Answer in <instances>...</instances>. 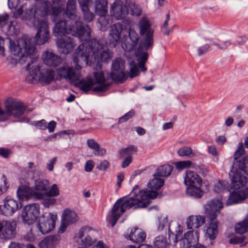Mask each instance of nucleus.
Returning <instances> with one entry per match:
<instances>
[{
	"instance_id": "nucleus-1",
	"label": "nucleus",
	"mask_w": 248,
	"mask_h": 248,
	"mask_svg": "<svg viewBox=\"0 0 248 248\" xmlns=\"http://www.w3.org/2000/svg\"><path fill=\"white\" fill-rule=\"evenodd\" d=\"M42 7L32 5L24 11V6L19 8L16 14L20 16L24 12V16L36 27L37 32L35 36L37 45L45 44L49 38V32L46 16L48 15L57 19L59 16H66L73 21H80L76 14V0H44Z\"/></svg>"
},
{
	"instance_id": "nucleus-2",
	"label": "nucleus",
	"mask_w": 248,
	"mask_h": 248,
	"mask_svg": "<svg viewBox=\"0 0 248 248\" xmlns=\"http://www.w3.org/2000/svg\"><path fill=\"white\" fill-rule=\"evenodd\" d=\"M104 45L95 39H90L84 42L76 49L73 62L76 70L67 65H64L57 69L59 76L64 79H68L71 83H75L80 78L79 71L81 69L78 64L80 59L87 64L94 61L107 62L112 58V53L109 49L100 51Z\"/></svg>"
},
{
	"instance_id": "nucleus-3",
	"label": "nucleus",
	"mask_w": 248,
	"mask_h": 248,
	"mask_svg": "<svg viewBox=\"0 0 248 248\" xmlns=\"http://www.w3.org/2000/svg\"><path fill=\"white\" fill-rule=\"evenodd\" d=\"M164 184V179L160 178H155L148 184L151 190L143 189L138 194L131 198L123 197L118 199L114 204L111 210V227H113L122 215L127 209L145 208L150 203V199L156 197V190L161 187Z\"/></svg>"
},
{
	"instance_id": "nucleus-4",
	"label": "nucleus",
	"mask_w": 248,
	"mask_h": 248,
	"mask_svg": "<svg viewBox=\"0 0 248 248\" xmlns=\"http://www.w3.org/2000/svg\"><path fill=\"white\" fill-rule=\"evenodd\" d=\"M139 32L142 38L140 42L136 54L139 65L143 71L146 70L145 64L148 58L146 51L152 49L154 45V29L151 22L146 17H142L138 22Z\"/></svg>"
},
{
	"instance_id": "nucleus-5",
	"label": "nucleus",
	"mask_w": 248,
	"mask_h": 248,
	"mask_svg": "<svg viewBox=\"0 0 248 248\" xmlns=\"http://www.w3.org/2000/svg\"><path fill=\"white\" fill-rule=\"evenodd\" d=\"M75 25H69L65 20H58L53 28V33L55 36H62L66 34H71L78 37L80 42L88 41L90 38L91 29L88 25L84 26L81 21H74Z\"/></svg>"
},
{
	"instance_id": "nucleus-6",
	"label": "nucleus",
	"mask_w": 248,
	"mask_h": 248,
	"mask_svg": "<svg viewBox=\"0 0 248 248\" xmlns=\"http://www.w3.org/2000/svg\"><path fill=\"white\" fill-rule=\"evenodd\" d=\"M235 166V170H231L229 173L231 180V188H248L245 186L247 183V178L244 174L248 175V156H244L236 161Z\"/></svg>"
},
{
	"instance_id": "nucleus-7",
	"label": "nucleus",
	"mask_w": 248,
	"mask_h": 248,
	"mask_svg": "<svg viewBox=\"0 0 248 248\" xmlns=\"http://www.w3.org/2000/svg\"><path fill=\"white\" fill-rule=\"evenodd\" d=\"M10 49L11 53L18 57L21 62H25L29 57L34 55L36 51L35 46L31 44L30 40L23 36L19 38L16 42L12 43L10 39Z\"/></svg>"
},
{
	"instance_id": "nucleus-8",
	"label": "nucleus",
	"mask_w": 248,
	"mask_h": 248,
	"mask_svg": "<svg viewBox=\"0 0 248 248\" xmlns=\"http://www.w3.org/2000/svg\"><path fill=\"white\" fill-rule=\"evenodd\" d=\"M37 60L36 57H33L31 63H29L26 66L27 70L32 69L28 78L38 81L42 85L50 83L54 79V72L48 68L41 69L39 65L35 63V61Z\"/></svg>"
},
{
	"instance_id": "nucleus-9",
	"label": "nucleus",
	"mask_w": 248,
	"mask_h": 248,
	"mask_svg": "<svg viewBox=\"0 0 248 248\" xmlns=\"http://www.w3.org/2000/svg\"><path fill=\"white\" fill-rule=\"evenodd\" d=\"M94 233H96L95 231L88 226H84L80 229L76 237L80 240L81 245L84 247L78 248H87V247L93 245L97 241V239L94 237ZM92 248H108V247L103 241H99Z\"/></svg>"
},
{
	"instance_id": "nucleus-10",
	"label": "nucleus",
	"mask_w": 248,
	"mask_h": 248,
	"mask_svg": "<svg viewBox=\"0 0 248 248\" xmlns=\"http://www.w3.org/2000/svg\"><path fill=\"white\" fill-rule=\"evenodd\" d=\"M109 77L113 81L123 83L128 78L127 73L125 72V62L121 58H116L112 62L111 72L109 74Z\"/></svg>"
},
{
	"instance_id": "nucleus-11",
	"label": "nucleus",
	"mask_w": 248,
	"mask_h": 248,
	"mask_svg": "<svg viewBox=\"0 0 248 248\" xmlns=\"http://www.w3.org/2000/svg\"><path fill=\"white\" fill-rule=\"evenodd\" d=\"M130 28V20L125 19L122 23H116L110 26L108 40L110 46L115 47L120 43L122 31H125Z\"/></svg>"
},
{
	"instance_id": "nucleus-12",
	"label": "nucleus",
	"mask_w": 248,
	"mask_h": 248,
	"mask_svg": "<svg viewBox=\"0 0 248 248\" xmlns=\"http://www.w3.org/2000/svg\"><path fill=\"white\" fill-rule=\"evenodd\" d=\"M199 233L198 231H190L186 232L180 242L182 248H205L202 245L198 244Z\"/></svg>"
},
{
	"instance_id": "nucleus-13",
	"label": "nucleus",
	"mask_w": 248,
	"mask_h": 248,
	"mask_svg": "<svg viewBox=\"0 0 248 248\" xmlns=\"http://www.w3.org/2000/svg\"><path fill=\"white\" fill-rule=\"evenodd\" d=\"M56 216L52 214L42 216L38 221L37 227L42 234H46L53 230Z\"/></svg>"
},
{
	"instance_id": "nucleus-14",
	"label": "nucleus",
	"mask_w": 248,
	"mask_h": 248,
	"mask_svg": "<svg viewBox=\"0 0 248 248\" xmlns=\"http://www.w3.org/2000/svg\"><path fill=\"white\" fill-rule=\"evenodd\" d=\"M39 205L37 203L26 206L22 214L24 222L28 224L33 223L39 216Z\"/></svg>"
},
{
	"instance_id": "nucleus-15",
	"label": "nucleus",
	"mask_w": 248,
	"mask_h": 248,
	"mask_svg": "<svg viewBox=\"0 0 248 248\" xmlns=\"http://www.w3.org/2000/svg\"><path fill=\"white\" fill-rule=\"evenodd\" d=\"M16 228L14 222L2 220L0 224V239L7 240L14 238L16 234Z\"/></svg>"
},
{
	"instance_id": "nucleus-16",
	"label": "nucleus",
	"mask_w": 248,
	"mask_h": 248,
	"mask_svg": "<svg viewBox=\"0 0 248 248\" xmlns=\"http://www.w3.org/2000/svg\"><path fill=\"white\" fill-rule=\"evenodd\" d=\"M21 207V204H18L17 201L7 197L3 200V204L0 205V214L5 216H11Z\"/></svg>"
},
{
	"instance_id": "nucleus-17",
	"label": "nucleus",
	"mask_w": 248,
	"mask_h": 248,
	"mask_svg": "<svg viewBox=\"0 0 248 248\" xmlns=\"http://www.w3.org/2000/svg\"><path fill=\"white\" fill-rule=\"evenodd\" d=\"M110 13L112 16L117 20H121L125 17L128 11L123 1L116 0L110 5Z\"/></svg>"
},
{
	"instance_id": "nucleus-18",
	"label": "nucleus",
	"mask_w": 248,
	"mask_h": 248,
	"mask_svg": "<svg viewBox=\"0 0 248 248\" xmlns=\"http://www.w3.org/2000/svg\"><path fill=\"white\" fill-rule=\"evenodd\" d=\"M233 190L234 191L230 194L226 203L228 206L241 203L248 198V188Z\"/></svg>"
},
{
	"instance_id": "nucleus-19",
	"label": "nucleus",
	"mask_w": 248,
	"mask_h": 248,
	"mask_svg": "<svg viewBox=\"0 0 248 248\" xmlns=\"http://www.w3.org/2000/svg\"><path fill=\"white\" fill-rule=\"evenodd\" d=\"M76 44L73 38L64 36L58 39L57 46L60 53L67 54L71 52Z\"/></svg>"
},
{
	"instance_id": "nucleus-20",
	"label": "nucleus",
	"mask_w": 248,
	"mask_h": 248,
	"mask_svg": "<svg viewBox=\"0 0 248 248\" xmlns=\"http://www.w3.org/2000/svg\"><path fill=\"white\" fill-rule=\"evenodd\" d=\"M223 207V203L219 200L213 199L209 201L205 207L208 218L216 219Z\"/></svg>"
},
{
	"instance_id": "nucleus-21",
	"label": "nucleus",
	"mask_w": 248,
	"mask_h": 248,
	"mask_svg": "<svg viewBox=\"0 0 248 248\" xmlns=\"http://www.w3.org/2000/svg\"><path fill=\"white\" fill-rule=\"evenodd\" d=\"M124 236L126 239L136 243L144 242L146 237V233L138 227H134L128 229Z\"/></svg>"
},
{
	"instance_id": "nucleus-22",
	"label": "nucleus",
	"mask_w": 248,
	"mask_h": 248,
	"mask_svg": "<svg viewBox=\"0 0 248 248\" xmlns=\"http://www.w3.org/2000/svg\"><path fill=\"white\" fill-rule=\"evenodd\" d=\"M95 83L98 85L93 89V92H103L108 90L110 83L108 82V78H110L104 77V73L102 71L96 72L93 73Z\"/></svg>"
},
{
	"instance_id": "nucleus-23",
	"label": "nucleus",
	"mask_w": 248,
	"mask_h": 248,
	"mask_svg": "<svg viewBox=\"0 0 248 248\" xmlns=\"http://www.w3.org/2000/svg\"><path fill=\"white\" fill-rule=\"evenodd\" d=\"M16 193L18 200L21 201L29 199L31 197H34L37 199L36 195L39 193L38 192H35L31 187L23 185H21L18 187Z\"/></svg>"
},
{
	"instance_id": "nucleus-24",
	"label": "nucleus",
	"mask_w": 248,
	"mask_h": 248,
	"mask_svg": "<svg viewBox=\"0 0 248 248\" xmlns=\"http://www.w3.org/2000/svg\"><path fill=\"white\" fill-rule=\"evenodd\" d=\"M42 59L44 63L48 66L57 67L62 62L60 57L52 52L46 51L42 55Z\"/></svg>"
},
{
	"instance_id": "nucleus-25",
	"label": "nucleus",
	"mask_w": 248,
	"mask_h": 248,
	"mask_svg": "<svg viewBox=\"0 0 248 248\" xmlns=\"http://www.w3.org/2000/svg\"><path fill=\"white\" fill-rule=\"evenodd\" d=\"M79 7L82 12L85 21L87 22H91L94 18L93 13L90 11L89 4L91 0H78Z\"/></svg>"
},
{
	"instance_id": "nucleus-26",
	"label": "nucleus",
	"mask_w": 248,
	"mask_h": 248,
	"mask_svg": "<svg viewBox=\"0 0 248 248\" xmlns=\"http://www.w3.org/2000/svg\"><path fill=\"white\" fill-rule=\"evenodd\" d=\"M184 183L186 185L188 186L193 185L202 186V180L197 172L189 170L186 172Z\"/></svg>"
},
{
	"instance_id": "nucleus-27",
	"label": "nucleus",
	"mask_w": 248,
	"mask_h": 248,
	"mask_svg": "<svg viewBox=\"0 0 248 248\" xmlns=\"http://www.w3.org/2000/svg\"><path fill=\"white\" fill-rule=\"evenodd\" d=\"M77 214L74 211L68 209L65 210L62 214V223L61 228L63 232L69 224L74 223L77 222Z\"/></svg>"
},
{
	"instance_id": "nucleus-28",
	"label": "nucleus",
	"mask_w": 248,
	"mask_h": 248,
	"mask_svg": "<svg viewBox=\"0 0 248 248\" xmlns=\"http://www.w3.org/2000/svg\"><path fill=\"white\" fill-rule=\"evenodd\" d=\"M107 0H94L93 8L95 14L100 17L105 16L108 13Z\"/></svg>"
},
{
	"instance_id": "nucleus-29",
	"label": "nucleus",
	"mask_w": 248,
	"mask_h": 248,
	"mask_svg": "<svg viewBox=\"0 0 248 248\" xmlns=\"http://www.w3.org/2000/svg\"><path fill=\"white\" fill-rule=\"evenodd\" d=\"M209 219L210 221L206 230L205 237L213 240L216 238L218 232V221L216 219Z\"/></svg>"
},
{
	"instance_id": "nucleus-30",
	"label": "nucleus",
	"mask_w": 248,
	"mask_h": 248,
	"mask_svg": "<svg viewBox=\"0 0 248 248\" xmlns=\"http://www.w3.org/2000/svg\"><path fill=\"white\" fill-rule=\"evenodd\" d=\"M58 235H49L46 237L39 243L40 248H54L59 242Z\"/></svg>"
},
{
	"instance_id": "nucleus-31",
	"label": "nucleus",
	"mask_w": 248,
	"mask_h": 248,
	"mask_svg": "<svg viewBox=\"0 0 248 248\" xmlns=\"http://www.w3.org/2000/svg\"><path fill=\"white\" fill-rule=\"evenodd\" d=\"M205 218L201 215L190 216L186 220L188 229L198 228L205 223Z\"/></svg>"
},
{
	"instance_id": "nucleus-32",
	"label": "nucleus",
	"mask_w": 248,
	"mask_h": 248,
	"mask_svg": "<svg viewBox=\"0 0 248 248\" xmlns=\"http://www.w3.org/2000/svg\"><path fill=\"white\" fill-rule=\"evenodd\" d=\"M60 195V190L56 184H53L48 191L39 192L37 194V199H43L46 197H57Z\"/></svg>"
},
{
	"instance_id": "nucleus-33",
	"label": "nucleus",
	"mask_w": 248,
	"mask_h": 248,
	"mask_svg": "<svg viewBox=\"0 0 248 248\" xmlns=\"http://www.w3.org/2000/svg\"><path fill=\"white\" fill-rule=\"evenodd\" d=\"M201 186L196 185L189 186L186 190L187 195L196 198H201L203 194V191L201 189Z\"/></svg>"
},
{
	"instance_id": "nucleus-34",
	"label": "nucleus",
	"mask_w": 248,
	"mask_h": 248,
	"mask_svg": "<svg viewBox=\"0 0 248 248\" xmlns=\"http://www.w3.org/2000/svg\"><path fill=\"white\" fill-rule=\"evenodd\" d=\"M94 84L95 82L93 80L89 78L79 81L78 87L81 91L87 92L91 90L93 91L94 88L93 87Z\"/></svg>"
},
{
	"instance_id": "nucleus-35",
	"label": "nucleus",
	"mask_w": 248,
	"mask_h": 248,
	"mask_svg": "<svg viewBox=\"0 0 248 248\" xmlns=\"http://www.w3.org/2000/svg\"><path fill=\"white\" fill-rule=\"evenodd\" d=\"M172 170L171 166L165 164L158 167L155 171L154 176H157L160 177H166L169 176Z\"/></svg>"
},
{
	"instance_id": "nucleus-36",
	"label": "nucleus",
	"mask_w": 248,
	"mask_h": 248,
	"mask_svg": "<svg viewBox=\"0 0 248 248\" xmlns=\"http://www.w3.org/2000/svg\"><path fill=\"white\" fill-rule=\"evenodd\" d=\"M49 182L47 180L38 179L34 181V190L35 192H45L47 190Z\"/></svg>"
},
{
	"instance_id": "nucleus-37",
	"label": "nucleus",
	"mask_w": 248,
	"mask_h": 248,
	"mask_svg": "<svg viewBox=\"0 0 248 248\" xmlns=\"http://www.w3.org/2000/svg\"><path fill=\"white\" fill-rule=\"evenodd\" d=\"M235 231L237 233L239 234H243L248 232V216L242 222L236 224Z\"/></svg>"
},
{
	"instance_id": "nucleus-38",
	"label": "nucleus",
	"mask_w": 248,
	"mask_h": 248,
	"mask_svg": "<svg viewBox=\"0 0 248 248\" xmlns=\"http://www.w3.org/2000/svg\"><path fill=\"white\" fill-rule=\"evenodd\" d=\"M125 31L128 32L129 37L131 41L130 45L132 48L135 47L138 44L139 40V36L138 33L133 29H131V22L130 21V28L128 29L125 30Z\"/></svg>"
},
{
	"instance_id": "nucleus-39",
	"label": "nucleus",
	"mask_w": 248,
	"mask_h": 248,
	"mask_svg": "<svg viewBox=\"0 0 248 248\" xmlns=\"http://www.w3.org/2000/svg\"><path fill=\"white\" fill-rule=\"evenodd\" d=\"M177 154L180 156H186L189 158L196 155L192 149L188 146H184L179 149L177 151Z\"/></svg>"
},
{
	"instance_id": "nucleus-40",
	"label": "nucleus",
	"mask_w": 248,
	"mask_h": 248,
	"mask_svg": "<svg viewBox=\"0 0 248 248\" xmlns=\"http://www.w3.org/2000/svg\"><path fill=\"white\" fill-rule=\"evenodd\" d=\"M154 245L156 248H166L169 245V243L166 237L159 236L155 238Z\"/></svg>"
},
{
	"instance_id": "nucleus-41",
	"label": "nucleus",
	"mask_w": 248,
	"mask_h": 248,
	"mask_svg": "<svg viewBox=\"0 0 248 248\" xmlns=\"http://www.w3.org/2000/svg\"><path fill=\"white\" fill-rule=\"evenodd\" d=\"M228 188V183L227 182L225 181H219L215 185L214 190L216 193H219L225 189L229 190Z\"/></svg>"
},
{
	"instance_id": "nucleus-42",
	"label": "nucleus",
	"mask_w": 248,
	"mask_h": 248,
	"mask_svg": "<svg viewBox=\"0 0 248 248\" xmlns=\"http://www.w3.org/2000/svg\"><path fill=\"white\" fill-rule=\"evenodd\" d=\"M137 151V148L134 145H130L128 147L123 149L120 151V155L122 157L124 156H131V154Z\"/></svg>"
},
{
	"instance_id": "nucleus-43",
	"label": "nucleus",
	"mask_w": 248,
	"mask_h": 248,
	"mask_svg": "<svg viewBox=\"0 0 248 248\" xmlns=\"http://www.w3.org/2000/svg\"><path fill=\"white\" fill-rule=\"evenodd\" d=\"M128 13L133 16H138L141 14V10L140 7L135 4H131L129 5Z\"/></svg>"
},
{
	"instance_id": "nucleus-44",
	"label": "nucleus",
	"mask_w": 248,
	"mask_h": 248,
	"mask_svg": "<svg viewBox=\"0 0 248 248\" xmlns=\"http://www.w3.org/2000/svg\"><path fill=\"white\" fill-rule=\"evenodd\" d=\"M9 185L7 182V179L5 175H3L0 177V195L5 192L8 188Z\"/></svg>"
},
{
	"instance_id": "nucleus-45",
	"label": "nucleus",
	"mask_w": 248,
	"mask_h": 248,
	"mask_svg": "<svg viewBox=\"0 0 248 248\" xmlns=\"http://www.w3.org/2000/svg\"><path fill=\"white\" fill-rule=\"evenodd\" d=\"M176 169L182 170L184 169L190 168L193 164L190 160L180 161L175 164Z\"/></svg>"
},
{
	"instance_id": "nucleus-46",
	"label": "nucleus",
	"mask_w": 248,
	"mask_h": 248,
	"mask_svg": "<svg viewBox=\"0 0 248 248\" xmlns=\"http://www.w3.org/2000/svg\"><path fill=\"white\" fill-rule=\"evenodd\" d=\"M245 238L246 237L243 236H235L231 238L229 240V242L230 243L232 244H241V246H243L248 243V242H245L244 243Z\"/></svg>"
},
{
	"instance_id": "nucleus-47",
	"label": "nucleus",
	"mask_w": 248,
	"mask_h": 248,
	"mask_svg": "<svg viewBox=\"0 0 248 248\" xmlns=\"http://www.w3.org/2000/svg\"><path fill=\"white\" fill-rule=\"evenodd\" d=\"M136 58H137V61H138L137 57H136ZM138 63H139V62H138L137 65H136V64H134L131 67L129 73L128 72H126L127 73L128 77L129 76L131 78H133L136 77L138 75V74H139V71L138 70V67H139L140 68V69H141V68L139 66ZM141 70L142 72H143L142 70ZM145 71H144V72H145Z\"/></svg>"
},
{
	"instance_id": "nucleus-48",
	"label": "nucleus",
	"mask_w": 248,
	"mask_h": 248,
	"mask_svg": "<svg viewBox=\"0 0 248 248\" xmlns=\"http://www.w3.org/2000/svg\"><path fill=\"white\" fill-rule=\"evenodd\" d=\"M40 200H43L42 204L46 207H49L50 206L55 204L56 203V199L52 198V197H46Z\"/></svg>"
},
{
	"instance_id": "nucleus-49",
	"label": "nucleus",
	"mask_w": 248,
	"mask_h": 248,
	"mask_svg": "<svg viewBox=\"0 0 248 248\" xmlns=\"http://www.w3.org/2000/svg\"><path fill=\"white\" fill-rule=\"evenodd\" d=\"M88 147L92 150L95 151L99 150L100 146L99 144L93 139H89L87 141Z\"/></svg>"
},
{
	"instance_id": "nucleus-50",
	"label": "nucleus",
	"mask_w": 248,
	"mask_h": 248,
	"mask_svg": "<svg viewBox=\"0 0 248 248\" xmlns=\"http://www.w3.org/2000/svg\"><path fill=\"white\" fill-rule=\"evenodd\" d=\"M245 150L242 144L240 143L237 150L234 153V159L236 160L244 154Z\"/></svg>"
},
{
	"instance_id": "nucleus-51",
	"label": "nucleus",
	"mask_w": 248,
	"mask_h": 248,
	"mask_svg": "<svg viewBox=\"0 0 248 248\" xmlns=\"http://www.w3.org/2000/svg\"><path fill=\"white\" fill-rule=\"evenodd\" d=\"M135 112L133 110L129 111L124 116L120 118L119 120V123H122L127 121L130 118L133 117L134 115Z\"/></svg>"
},
{
	"instance_id": "nucleus-52",
	"label": "nucleus",
	"mask_w": 248,
	"mask_h": 248,
	"mask_svg": "<svg viewBox=\"0 0 248 248\" xmlns=\"http://www.w3.org/2000/svg\"><path fill=\"white\" fill-rule=\"evenodd\" d=\"M109 167V163L106 160H104L98 164L96 168L101 171H105Z\"/></svg>"
},
{
	"instance_id": "nucleus-53",
	"label": "nucleus",
	"mask_w": 248,
	"mask_h": 248,
	"mask_svg": "<svg viewBox=\"0 0 248 248\" xmlns=\"http://www.w3.org/2000/svg\"><path fill=\"white\" fill-rule=\"evenodd\" d=\"M166 19L165 21L164 22L163 26V28H162V31L164 34L168 35L170 34V31L167 30L166 29V28L168 26V21L170 19V16L169 14H167L166 15Z\"/></svg>"
},
{
	"instance_id": "nucleus-54",
	"label": "nucleus",
	"mask_w": 248,
	"mask_h": 248,
	"mask_svg": "<svg viewBox=\"0 0 248 248\" xmlns=\"http://www.w3.org/2000/svg\"><path fill=\"white\" fill-rule=\"evenodd\" d=\"M210 49V46L208 44L205 45L198 48L199 56H201L207 53Z\"/></svg>"
},
{
	"instance_id": "nucleus-55",
	"label": "nucleus",
	"mask_w": 248,
	"mask_h": 248,
	"mask_svg": "<svg viewBox=\"0 0 248 248\" xmlns=\"http://www.w3.org/2000/svg\"><path fill=\"white\" fill-rule=\"evenodd\" d=\"M208 152L209 154H211L213 156L216 157V161H218V153L216 147L214 146H210L208 147Z\"/></svg>"
},
{
	"instance_id": "nucleus-56",
	"label": "nucleus",
	"mask_w": 248,
	"mask_h": 248,
	"mask_svg": "<svg viewBox=\"0 0 248 248\" xmlns=\"http://www.w3.org/2000/svg\"><path fill=\"white\" fill-rule=\"evenodd\" d=\"M35 125L40 129L45 130L47 128V123L45 120L35 122Z\"/></svg>"
},
{
	"instance_id": "nucleus-57",
	"label": "nucleus",
	"mask_w": 248,
	"mask_h": 248,
	"mask_svg": "<svg viewBox=\"0 0 248 248\" xmlns=\"http://www.w3.org/2000/svg\"><path fill=\"white\" fill-rule=\"evenodd\" d=\"M94 167V163L93 160H90L86 162L85 165V170L87 172L91 171Z\"/></svg>"
},
{
	"instance_id": "nucleus-58",
	"label": "nucleus",
	"mask_w": 248,
	"mask_h": 248,
	"mask_svg": "<svg viewBox=\"0 0 248 248\" xmlns=\"http://www.w3.org/2000/svg\"><path fill=\"white\" fill-rule=\"evenodd\" d=\"M57 160V157H54L52 158L48 163H47L46 165V167L47 169H48L49 171H52L54 169V165L55 164Z\"/></svg>"
},
{
	"instance_id": "nucleus-59",
	"label": "nucleus",
	"mask_w": 248,
	"mask_h": 248,
	"mask_svg": "<svg viewBox=\"0 0 248 248\" xmlns=\"http://www.w3.org/2000/svg\"><path fill=\"white\" fill-rule=\"evenodd\" d=\"M132 156H126L123 160L122 164V167L125 168L127 167L132 162Z\"/></svg>"
},
{
	"instance_id": "nucleus-60",
	"label": "nucleus",
	"mask_w": 248,
	"mask_h": 248,
	"mask_svg": "<svg viewBox=\"0 0 248 248\" xmlns=\"http://www.w3.org/2000/svg\"><path fill=\"white\" fill-rule=\"evenodd\" d=\"M19 0H8V6L10 9L16 8L18 5Z\"/></svg>"
},
{
	"instance_id": "nucleus-61",
	"label": "nucleus",
	"mask_w": 248,
	"mask_h": 248,
	"mask_svg": "<svg viewBox=\"0 0 248 248\" xmlns=\"http://www.w3.org/2000/svg\"><path fill=\"white\" fill-rule=\"evenodd\" d=\"M11 154V152L8 149H6L3 148H0V155L1 156L7 158Z\"/></svg>"
},
{
	"instance_id": "nucleus-62",
	"label": "nucleus",
	"mask_w": 248,
	"mask_h": 248,
	"mask_svg": "<svg viewBox=\"0 0 248 248\" xmlns=\"http://www.w3.org/2000/svg\"><path fill=\"white\" fill-rule=\"evenodd\" d=\"M9 16L7 14H3L0 16V25H4L7 22Z\"/></svg>"
},
{
	"instance_id": "nucleus-63",
	"label": "nucleus",
	"mask_w": 248,
	"mask_h": 248,
	"mask_svg": "<svg viewBox=\"0 0 248 248\" xmlns=\"http://www.w3.org/2000/svg\"><path fill=\"white\" fill-rule=\"evenodd\" d=\"M56 126V123L54 121H52L47 124V128L49 132H52L54 131Z\"/></svg>"
},
{
	"instance_id": "nucleus-64",
	"label": "nucleus",
	"mask_w": 248,
	"mask_h": 248,
	"mask_svg": "<svg viewBox=\"0 0 248 248\" xmlns=\"http://www.w3.org/2000/svg\"><path fill=\"white\" fill-rule=\"evenodd\" d=\"M9 248H23V246L18 242H12L9 246Z\"/></svg>"
}]
</instances>
